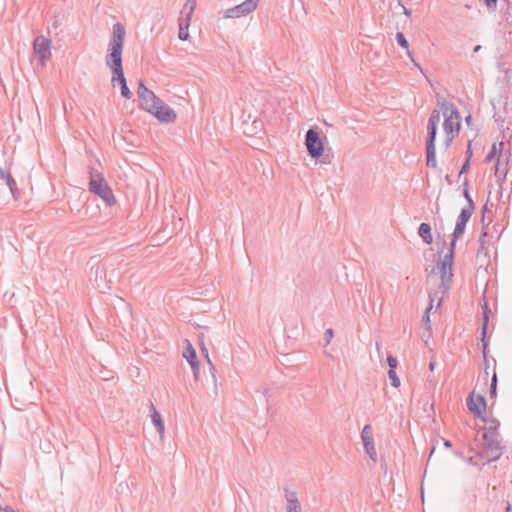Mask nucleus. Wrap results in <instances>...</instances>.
<instances>
[{
    "label": "nucleus",
    "mask_w": 512,
    "mask_h": 512,
    "mask_svg": "<svg viewBox=\"0 0 512 512\" xmlns=\"http://www.w3.org/2000/svg\"><path fill=\"white\" fill-rule=\"evenodd\" d=\"M418 235L426 245L432 244L433 234L430 224L421 223L418 227Z\"/></svg>",
    "instance_id": "nucleus-20"
},
{
    "label": "nucleus",
    "mask_w": 512,
    "mask_h": 512,
    "mask_svg": "<svg viewBox=\"0 0 512 512\" xmlns=\"http://www.w3.org/2000/svg\"><path fill=\"white\" fill-rule=\"evenodd\" d=\"M196 0H186L179 18V32L178 38L180 41H187L190 37L189 28L192 20L193 13L196 9Z\"/></svg>",
    "instance_id": "nucleus-9"
},
{
    "label": "nucleus",
    "mask_w": 512,
    "mask_h": 512,
    "mask_svg": "<svg viewBox=\"0 0 512 512\" xmlns=\"http://www.w3.org/2000/svg\"><path fill=\"white\" fill-rule=\"evenodd\" d=\"M3 512H16V511L10 506H5V508H3Z\"/></svg>",
    "instance_id": "nucleus-30"
},
{
    "label": "nucleus",
    "mask_w": 512,
    "mask_h": 512,
    "mask_svg": "<svg viewBox=\"0 0 512 512\" xmlns=\"http://www.w3.org/2000/svg\"><path fill=\"white\" fill-rule=\"evenodd\" d=\"M444 446L446 448H449V447H451V443L449 441H444Z\"/></svg>",
    "instance_id": "nucleus-34"
},
{
    "label": "nucleus",
    "mask_w": 512,
    "mask_h": 512,
    "mask_svg": "<svg viewBox=\"0 0 512 512\" xmlns=\"http://www.w3.org/2000/svg\"><path fill=\"white\" fill-rule=\"evenodd\" d=\"M89 190L97 195L108 206L116 204V197L101 173H92L89 180Z\"/></svg>",
    "instance_id": "nucleus-8"
},
{
    "label": "nucleus",
    "mask_w": 512,
    "mask_h": 512,
    "mask_svg": "<svg viewBox=\"0 0 512 512\" xmlns=\"http://www.w3.org/2000/svg\"><path fill=\"white\" fill-rule=\"evenodd\" d=\"M443 302V296H439L438 292H431L429 294V304L423 315V322L427 330H431V319L430 313L433 309L438 310Z\"/></svg>",
    "instance_id": "nucleus-17"
},
{
    "label": "nucleus",
    "mask_w": 512,
    "mask_h": 512,
    "mask_svg": "<svg viewBox=\"0 0 512 512\" xmlns=\"http://www.w3.org/2000/svg\"><path fill=\"white\" fill-rule=\"evenodd\" d=\"M488 8H495L498 0H482Z\"/></svg>",
    "instance_id": "nucleus-26"
},
{
    "label": "nucleus",
    "mask_w": 512,
    "mask_h": 512,
    "mask_svg": "<svg viewBox=\"0 0 512 512\" xmlns=\"http://www.w3.org/2000/svg\"><path fill=\"white\" fill-rule=\"evenodd\" d=\"M260 0H245L241 4L227 8L223 16L225 19H240L254 12Z\"/></svg>",
    "instance_id": "nucleus-13"
},
{
    "label": "nucleus",
    "mask_w": 512,
    "mask_h": 512,
    "mask_svg": "<svg viewBox=\"0 0 512 512\" xmlns=\"http://www.w3.org/2000/svg\"><path fill=\"white\" fill-rule=\"evenodd\" d=\"M388 378H389V381H390V384L392 387L394 388H399L400 385H401V381L397 375V372L396 370H389L388 371Z\"/></svg>",
    "instance_id": "nucleus-22"
},
{
    "label": "nucleus",
    "mask_w": 512,
    "mask_h": 512,
    "mask_svg": "<svg viewBox=\"0 0 512 512\" xmlns=\"http://www.w3.org/2000/svg\"><path fill=\"white\" fill-rule=\"evenodd\" d=\"M126 29L123 24L115 23L112 26V33L108 47V55L106 57V65L112 72L111 84L113 88H120L121 95L130 100L133 96L127 86L122 66V51L124 47Z\"/></svg>",
    "instance_id": "nucleus-2"
},
{
    "label": "nucleus",
    "mask_w": 512,
    "mask_h": 512,
    "mask_svg": "<svg viewBox=\"0 0 512 512\" xmlns=\"http://www.w3.org/2000/svg\"><path fill=\"white\" fill-rule=\"evenodd\" d=\"M496 381H497L496 380V375H494L493 378H492V383H491V392H492V394H494L495 391H496Z\"/></svg>",
    "instance_id": "nucleus-27"
},
{
    "label": "nucleus",
    "mask_w": 512,
    "mask_h": 512,
    "mask_svg": "<svg viewBox=\"0 0 512 512\" xmlns=\"http://www.w3.org/2000/svg\"><path fill=\"white\" fill-rule=\"evenodd\" d=\"M286 512H302L299 497L295 491H285Z\"/></svg>",
    "instance_id": "nucleus-19"
},
{
    "label": "nucleus",
    "mask_w": 512,
    "mask_h": 512,
    "mask_svg": "<svg viewBox=\"0 0 512 512\" xmlns=\"http://www.w3.org/2000/svg\"><path fill=\"white\" fill-rule=\"evenodd\" d=\"M396 40L398 42V44L404 48L405 50H409V44H408V41L406 40L404 34L402 32H398L396 34Z\"/></svg>",
    "instance_id": "nucleus-23"
},
{
    "label": "nucleus",
    "mask_w": 512,
    "mask_h": 512,
    "mask_svg": "<svg viewBox=\"0 0 512 512\" xmlns=\"http://www.w3.org/2000/svg\"><path fill=\"white\" fill-rule=\"evenodd\" d=\"M182 356L190 365L194 380L198 381L200 377V361L198 360L197 352L190 341H186Z\"/></svg>",
    "instance_id": "nucleus-15"
},
{
    "label": "nucleus",
    "mask_w": 512,
    "mask_h": 512,
    "mask_svg": "<svg viewBox=\"0 0 512 512\" xmlns=\"http://www.w3.org/2000/svg\"><path fill=\"white\" fill-rule=\"evenodd\" d=\"M506 512H512V508L510 506L507 507Z\"/></svg>",
    "instance_id": "nucleus-35"
},
{
    "label": "nucleus",
    "mask_w": 512,
    "mask_h": 512,
    "mask_svg": "<svg viewBox=\"0 0 512 512\" xmlns=\"http://www.w3.org/2000/svg\"><path fill=\"white\" fill-rule=\"evenodd\" d=\"M324 138L319 128H309L304 136V146L312 161L328 165L331 163V157L326 153Z\"/></svg>",
    "instance_id": "nucleus-5"
},
{
    "label": "nucleus",
    "mask_w": 512,
    "mask_h": 512,
    "mask_svg": "<svg viewBox=\"0 0 512 512\" xmlns=\"http://www.w3.org/2000/svg\"><path fill=\"white\" fill-rule=\"evenodd\" d=\"M33 55L41 67L46 66L52 57V42L49 38L41 35L33 43Z\"/></svg>",
    "instance_id": "nucleus-10"
},
{
    "label": "nucleus",
    "mask_w": 512,
    "mask_h": 512,
    "mask_svg": "<svg viewBox=\"0 0 512 512\" xmlns=\"http://www.w3.org/2000/svg\"><path fill=\"white\" fill-rule=\"evenodd\" d=\"M0 178L5 181L7 186L9 187L13 197L15 200L18 199L17 188L14 179L11 174L3 169H0Z\"/></svg>",
    "instance_id": "nucleus-21"
},
{
    "label": "nucleus",
    "mask_w": 512,
    "mask_h": 512,
    "mask_svg": "<svg viewBox=\"0 0 512 512\" xmlns=\"http://www.w3.org/2000/svg\"><path fill=\"white\" fill-rule=\"evenodd\" d=\"M460 130V115L453 105H442L434 110L427 126V166L437 168L436 137L447 148Z\"/></svg>",
    "instance_id": "nucleus-1"
},
{
    "label": "nucleus",
    "mask_w": 512,
    "mask_h": 512,
    "mask_svg": "<svg viewBox=\"0 0 512 512\" xmlns=\"http://www.w3.org/2000/svg\"><path fill=\"white\" fill-rule=\"evenodd\" d=\"M429 370L432 371V372L435 370V363L434 362H430L429 363Z\"/></svg>",
    "instance_id": "nucleus-33"
},
{
    "label": "nucleus",
    "mask_w": 512,
    "mask_h": 512,
    "mask_svg": "<svg viewBox=\"0 0 512 512\" xmlns=\"http://www.w3.org/2000/svg\"><path fill=\"white\" fill-rule=\"evenodd\" d=\"M479 49H480V46H476L474 50L478 51Z\"/></svg>",
    "instance_id": "nucleus-36"
},
{
    "label": "nucleus",
    "mask_w": 512,
    "mask_h": 512,
    "mask_svg": "<svg viewBox=\"0 0 512 512\" xmlns=\"http://www.w3.org/2000/svg\"><path fill=\"white\" fill-rule=\"evenodd\" d=\"M140 107L161 124H173L177 120V112L169 104L160 99L153 91L140 81L137 89Z\"/></svg>",
    "instance_id": "nucleus-3"
},
{
    "label": "nucleus",
    "mask_w": 512,
    "mask_h": 512,
    "mask_svg": "<svg viewBox=\"0 0 512 512\" xmlns=\"http://www.w3.org/2000/svg\"><path fill=\"white\" fill-rule=\"evenodd\" d=\"M454 257L455 250L451 248L446 247L437 251L435 266L431 273L439 281L437 291L439 296L444 297L451 287L454 276Z\"/></svg>",
    "instance_id": "nucleus-4"
},
{
    "label": "nucleus",
    "mask_w": 512,
    "mask_h": 512,
    "mask_svg": "<svg viewBox=\"0 0 512 512\" xmlns=\"http://www.w3.org/2000/svg\"><path fill=\"white\" fill-rule=\"evenodd\" d=\"M484 445L480 452V458L483 464L497 460L501 456V447L494 437L493 433L486 432L483 434Z\"/></svg>",
    "instance_id": "nucleus-11"
},
{
    "label": "nucleus",
    "mask_w": 512,
    "mask_h": 512,
    "mask_svg": "<svg viewBox=\"0 0 512 512\" xmlns=\"http://www.w3.org/2000/svg\"><path fill=\"white\" fill-rule=\"evenodd\" d=\"M149 417L151 420V424L158 433L159 439L163 440L166 434L164 420L161 413L157 410V408L154 405H151L149 408Z\"/></svg>",
    "instance_id": "nucleus-18"
},
{
    "label": "nucleus",
    "mask_w": 512,
    "mask_h": 512,
    "mask_svg": "<svg viewBox=\"0 0 512 512\" xmlns=\"http://www.w3.org/2000/svg\"><path fill=\"white\" fill-rule=\"evenodd\" d=\"M203 350L205 351L206 356L208 357V350H206V349H203Z\"/></svg>",
    "instance_id": "nucleus-37"
},
{
    "label": "nucleus",
    "mask_w": 512,
    "mask_h": 512,
    "mask_svg": "<svg viewBox=\"0 0 512 512\" xmlns=\"http://www.w3.org/2000/svg\"><path fill=\"white\" fill-rule=\"evenodd\" d=\"M469 164H470V161H469V159H467L464 162V164L462 165L460 173H463V172L467 171V169L469 168Z\"/></svg>",
    "instance_id": "nucleus-28"
},
{
    "label": "nucleus",
    "mask_w": 512,
    "mask_h": 512,
    "mask_svg": "<svg viewBox=\"0 0 512 512\" xmlns=\"http://www.w3.org/2000/svg\"><path fill=\"white\" fill-rule=\"evenodd\" d=\"M467 407L475 417L485 421L487 403L484 396L471 392L467 398Z\"/></svg>",
    "instance_id": "nucleus-14"
},
{
    "label": "nucleus",
    "mask_w": 512,
    "mask_h": 512,
    "mask_svg": "<svg viewBox=\"0 0 512 512\" xmlns=\"http://www.w3.org/2000/svg\"><path fill=\"white\" fill-rule=\"evenodd\" d=\"M387 363H388V366H389V370H396L397 369L398 361H397V359L395 357L388 356L387 357Z\"/></svg>",
    "instance_id": "nucleus-24"
},
{
    "label": "nucleus",
    "mask_w": 512,
    "mask_h": 512,
    "mask_svg": "<svg viewBox=\"0 0 512 512\" xmlns=\"http://www.w3.org/2000/svg\"><path fill=\"white\" fill-rule=\"evenodd\" d=\"M473 212V206L468 205L463 208L456 219L455 227L448 245V248L455 250L457 240L464 234L466 225L469 222Z\"/></svg>",
    "instance_id": "nucleus-12"
},
{
    "label": "nucleus",
    "mask_w": 512,
    "mask_h": 512,
    "mask_svg": "<svg viewBox=\"0 0 512 512\" xmlns=\"http://www.w3.org/2000/svg\"><path fill=\"white\" fill-rule=\"evenodd\" d=\"M244 133L248 136H254L260 132L262 123L257 118L256 109L251 103H244L236 113Z\"/></svg>",
    "instance_id": "nucleus-6"
},
{
    "label": "nucleus",
    "mask_w": 512,
    "mask_h": 512,
    "mask_svg": "<svg viewBox=\"0 0 512 512\" xmlns=\"http://www.w3.org/2000/svg\"><path fill=\"white\" fill-rule=\"evenodd\" d=\"M360 440L367 458V464L374 467L379 461V454L375 441V429L372 425L366 424L363 426L360 432Z\"/></svg>",
    "instance_id": "nucleus-7"
},
{
    "label": "nucleus",
    "mask_w": 512,
    "mask_h": 512,
    "mask_svg": "<svg viewBox=\"0 0 512 512\" xmlns=\"http://www.w3.org/2000/svg\"><path fill=\"white\" fill-rule=\"evenodd\" d=\"M502 147L503 142H500L499 144L494 143L491 147V151L486 156L485 161L491 162L493 158L498 154L497 162L495 163V172L501 173L503 175H506L508 172V162L506 161L504 164H501V157H502Z\"/></svg>",
    "instance_id": "nucleus-16"
},
{
    "label": "nucleus",
    "mask_w": 512,
    "mask_h": 512,
    "mask_svg": "<svg viewBox=\"0 0 512 512\" xmlns=\"http://www.w3.org/2000/svg\"><path fill=\"white\" fill-rule=\"evenodd\" d=\"M3 508H4V507L0 506V512H3Z\"/></svg>",
    "instance_id": "nucleus-38"
},
{
    "label": "nucleus",
    "mask_w": 512,
    "mask_h": 512,
    "mask_svg": "<svg viewBox=\"0 0 512 512\" xmlns=\"http://www.w3.org/2000/svg\"><path fill=\"white\" fill-rule=\"evenodd\" d=\"M464 196H465V198L468 200L469 205L473 206V204H472V200H471V198H470L469 193H468V191H467V190H465V191H464Z\"/></svg>",
    "instance_id": "nucleus-29"
},
{
    "label": "nucleus",
    "mask_w": 512,
    "mask_h": 512,
    "mask_svg": "<svg viewBox=\"0 0 512 512\" xmlns=\"http://www.w3.org/2000/svg\"><path fill=\"white\" fill-rule=\"evenodd\" d=\"M333 336H334V332L331 328H329L325 331V339H326L327 344H329L331 342Z\"/></svg>",
    "instance_id": "nucleus-25"
},
{
    "label": "nucleus",
    "mask_w": 512,
    "mask_h": 512,
    "mask_svg": "<svg viewBox=\"0 0 512 512\" xmlns=\"http://www.w3.org/2000/svg\"><path fill=\"white\" fill-rule=\"evenodd\" d=\"M403 12L404 14L407 16V17H410L411 16V11L408 10L406 7H403Z\"/></svg>",
    "instance_id": "nucleus-31"
},
{
    "label": "nucleus",
    "mask_w": 512,
    "mask_h": 512,
    "mask_svg": "<svg viewBox=\"0 0 512 512\" xmlns=\"http://www.w3.org/2000/svg\"><path fill=\"white\" fill-rule=\"evenodd\" d=\"M467 153H468V158L467 159L470 160L471 157H472V151H471V145L470 144L468 145Z\"/></svg>",
    "instance_id": "nucleus-32"
}]
</instances>
